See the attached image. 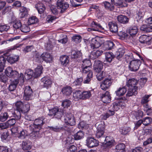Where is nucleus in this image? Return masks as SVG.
I'll list each match as a JSON object with an SVG mask.
<instances>
[{"label": "nucleus", "instance_id": "f03ea898", "mask_svg": "<svg viewBox=\"0 0 152 152\" xmlns=\"http://www.w3.org/2000/svg\"><path fill=\"white\" fill-rule=\"evenodd\" d=\"M6 55L7 54H4L0 56V72L3 71L6 59L12 64L15 63L19 60V56L17 55L8 57Z\"/></svg>", "mask_w": 152, "mask_h": 152}, {"label": "nucleus", "instance_id": "6e6552de", "mask_svg": "<svg viewBox=\"0 0 152 152\" xmlns=\"http://www.w3.org/2000/svg\"><path fill=\"white\" fill-rule=\"evenodd\" d=\"M141 64V61L139 60L131 61L129 63V68L131 71H135L138 70Z\"/></svg>", "mask_w": 152, "mask_h": 152}, {"label": "nucleus", "instance_id": "a18cd8bd", "mask_svg": "<svg viewBox=\"0 0 152 152\" xmlns=\"http://www.w3.org/2000/svg\"><path fill=\"white\" fill-rule=\"evenodd\" d=\"M28 135L27 132L26 130H22L19 133L18 137L21 139H24Z\"/></svg>", "mask_w": 152, "mask_h": 152}, {"label": "nucleus", "instance_id": "58836bf2", "mask_svg": "<svg viewBox=\"0 0 152 152\" xmlns=\"http://www.w3.org/2000/svg\"><path fill=\"white\" fill-rule=\"evenodd\" d=\"M114 44L111 41H108L106 42L104 45V50H109L111 49L113 47Z\"/></svg>", "mask_w": 152, "mask_h": 152}, {"label": "nucleus", "instance_id": "f3484780", "mask_svg": "<svg viewBox=\"0 0 152 152\" xmlns=\"http://www.w3.org/2000/svg\"><path fill=\"white\" fill-rule=\"evenodd\" d=\"M114 142L115 140L113 137L107 136L106 137L104 143L105 146L111 147L113 145Z\"/></svg>", "mask_w": 152, "mask_h": 152}, {"label": "nucleus", "instance_id": "0e129e2a", "mask_svg": "<svg viewBox=\"0 0 152 152\" xmlns=\"http://www.w3.org/2000/svg\"><path fill=\"white\" fill-rule=\"evenodd\" d=\"M9 128L6 122L5 123H0V130L7 129Z\"/></svg>", "mask_w": 152, "mask_h": 152}, {"label": "nucleus", "instance_id": "4468645a", "mask_svg": "<svg viewBox=\"0 0 152 152\" xmlns=\"http://www.w3.org/2000/svg\"><path fill=\"white\" fill-rule=\"evenodd\" d=\"M91 48L92 49L99 48L101 45L99 40L98 39L94 38L89 40Z\"/></svg>", "mask_w": 152, "mask_h": 152}, {"label": "nucleus", "instance_id": "2f4dec72", "mask_svg": "<svg viewBox=\"0 0 152 152\" xmlns=\"http://www.w3.org/2000/svg\"><path fill=\"white\" fill-rule=\"evenodd\" d=\"M43 69V68L41 65L38 66L35 69L34 75L35 76H39L42 73Z\"/></svg>", "mask_w": 152, "mask_h": 152}, {"label": "nucleus", "instance_id": "4d7b16f0", "mask_svg": "<svg viewBox=\"0 0 152 152\" xmlns=\"http://www.w3.org/2000/svg\"><path fill=\"white\" fill-rule=\"evenodd\" d=\"M125 145L124 144H120L116 146V149L118 150H122L124 151Z\"/></svg>", "mask_w": 152, "mask_h": 152}, {"label": "nucleus", "instance_id": "4c0bfd02", "mask_svg": "<svg viewBox=\"0 0 152 152\" xmlns=\"http://www.w3.org/2000/svg\"><path fill=\"white\" fill-rule=\"evenodd\" d=\"M24 104V102L23 103L21 101H18L15 103V106L17 109V111L21 113L22 107L23 105Z\"/></svg>", "mask_w": 152, "mask_h": 152}, {"label": "nucleus", "instance_id": "f8f14e48", "mask_svg": "<svg viewBox=\"0 0 152 152\" xmlns=\"http://www.w3.org/2000/svg\"><path fill=\"white\" fill-rule=\"evenodd\" d=\"M86 141L87 145L90 148L96 146L99 144V142L98 141L91 137H88Z\"/></svg>", "mask_w": 152, "mask_h": 152}, {"label": "nucleus", "instance_id": "5fc2aeb1", "mask_svg": "<svg viewBox=\"0 0 152 152\" xmlns=\"http://www.w3.org/2000/svg\"><path fill=\"white\" fill-rule=\"evenodd\" d=\"M130 131V128L128 126H124L122 129L121 134H127Z\"/></svg>", "mask_w": 152, "mask_h": 152}, {"label": "nucleus", "instance_id": "ddd939ff", "mask_svg": "<svg viewBox=\"0 0 152 152\" xmlns=\"http://www.w3.org/2000/svg\"><path fill=\"white\" fill-rule=\"evenodd\" d=\"M151 39V37L145 35H142L140 37L139 41L142 44L146 45H150Z\"/></svg>", "mask_w": 152, "mask_h": 152}, {"label": "nucleus", "instance_id": "b1692460", "mask_svg": "<svg viewBox=\"0 0 152 152\" xmlns=\"http://www.w3.org/2000/svg\"><path fill=\"white\" fill-rule=\"evenodd\" d=\"M111 97L109 92L107 91L103 94L102 97V100L104 103H109L110 101Z\"/></svg>", "mask_w": 152, "mask_h": 152}, {"label": "nucleus", "instance_id": "c756f323", "mask_svg": "<svg viewBox=\"0 0 152 152\" xmlns=\"http://www.w3.org/2000/svg\"><path fill=\"white\" fill-rule=\"evenodd\" d=\"M10 112L2 113L0 115V121H6L9 117H10Z\"/></svg>", "mask_w": 152, "mask_h": 152}, {"label": "nucleus", "instance_id": "423d86ee", "mask_svg": "<svg viewBox=\"0 0 152 152\" xmlns=\"http://www.w3.org/2000/svg\"><path fill=\"white\" fill-rule=\"evenodd\" d=\"M95 126L97 129L96 135L97 138H99L102 137L104 133V124L103 122H100L96 123Z\"/></svg>", "mask_w": 152, "mask_h": 152}, {"label": "nucleus", "instance_id": "79ce46f5", "mask_svg": "<svg viewBox=\"0 0 152 152\" xmlns=\"http://www.w3.org/2000/svg\"><path fill=\"white\" fill-rule=\"evenodd\" d=\"M113 58L114 56L112 53L109 52L106 53L105 54V58L107 61L110 62Z\"/></svg>", "mask_w": 152, "mask_h": 152}, {"label": "nucleus", "instance_id": "5701e85b", "mask_svg": "<svg viewBox=\"0 0 152 152\" xmlns=\"http://www.w3.org/2000/svg\"><path fill=\"white\" fill-rule=\"evenodd\" d=\"M60 60L61 65L64 66H66L69 62V57L66 56H61Z\"/></svg>", "mask_w": 152, "mask_h": 152}, {"label": "nucleus", "instance_id": "7c9ffc66", "mask_svg": "<svg viewBox=\"0 0 152 152\" xmlns=\"http://www.w3.org/2000/svg\"><path fill=\"white\" fill-rule=\"evenodd\" d=\"M140 29L147 32H152V26L149 25H144L141 27Z\"/></svg>", "mask_w": 152, "mask_h": 152}, {"label": "nucleus", "instance_id": "20e7f679", "mask_svg": "<svg viewBox=\"0 0 152 152\" xmlns=\"http://www.w3.org/2000/svg\"><path fill=\"white\" fill-rule=\"evenodd\" d=\"M66 112L64 110L61 109L59 110L58 108L55 107L49 110L48 115L53 117H54L58 119H60Z\"/></svg>", "mask_w": 152, "mask_h": 152}, {"label": "nucleus", "instance_id": "bb28decb", "mask_svg": "<svg viewBox=\"0 0 152 152\" xmlns=\"http://www.w3.org/2000/svg\"><path fill=\"white\" fill-rule=\"evenodd\" d=\"M31 147V142L29 141H26L23 142L22 147L23 150H28L30 149Z\"/></svg>", "mask_w": 152, "mask_h": 152}, {"label": "nucleus", "instance_id": "dca6fc26", "mask_svg": "<svg viewBox=\"0 0 152 152\" xmlns=\"http://www.w3.org/2000/svg\"><path fill=\"white\" fill-rule=\"evenodd\" d=\"M41 81L43 83L44 86L48 88L51 86L52 81L49 77H44L41 79Z\"/></svg>", "mask_w": 152, "mask_h": 152}, {"label": "nucleus", "instance_id": "a211bd4d", "mask_svg": "<svg viewBox=\"0 0 152 152\" xmlns=\"http://www.w3.org/2000/svg\"><path fill=\"white\" fill-rule=\"evenodd\" d=\"M5 73L7 76H14L19 75L17 72L16 71H13L10 67H7L5 71Z\"/></svg>", "mask_w": 152, "mask_h": 152}, {"label": "nucleus", "instance_id": "f704fd0d", "mask_svg": "<svg viewBox=\"0 0 152 152\" xmlns=\"http://www.w3.org/2000/svg\"><path fill=\"white\" fill-rule=\"evenodd\" d=\"M103 4L105 8L107 10L110 11H112L114 10V6L113 5V4H111L109 2L105 1L103 2Z\"/></svg>", "mask_w": 152, "mask_h": 152}, {"label": "nucleus", "instance_id": "412c9836", "mask_svg": "<svg viewBox=\"0 0 152 152\" xmlns=\"http://www.w3.org/2000/svg\"><path fill=\"white\" fill-rule=\"evenodd\" d=\"M108 26L110 31L112 33H116L118 30V27L116 23L114 22H110L108 23Z\"/></svg>", "mask_w": 152, "mask_h": 152}, {"label": "nucleus", "instance_id": "f257e3e1", "mask_svg": "<svg viewBox=\"0 0 152 152\" xmlns=\"http://www.w3.org/2000/svg\"><path fill=\"white\" fill-rule=\"evenodd\" d=\"M44 119L42 117L36 119L34 121L33 124L29 126V129L32 131L31 134H34V137L37 135L39 130L42 128L43 125L45 123L43 121Z\"/></svg>", "mask_w": 152, "mask_h": 152}, {"label": "nucleus", "instance_id": "aec40b11", "mask_svg": "<svg viewBox=\"0 0 152 152\" xmlns=\"http://www.w3.org/2000/svg\"><path fill=\"white\" fill-rule=\"evenodd\" d=\"M19 79H16L12 81L9 86V90L11 91H14L19 83Z\"/></svg>", "mask_w": 152, "mask_h": 152}, {"label": "nucleus", "instance_id": "e433bc0d", "mask_svg": "<svg viewBox=\"0 0 152 152\" xmlns=\"http://www.w3.org/2000/svg\"><path fill=\"white\" fill-rule=\"evenodd\" d=\"M114 114V111L109 110L106 114L102 115V117L103 120H105L110 116L113 115Z\"/></svg>", "mask_w": 152, "mask_h": 152}, {"label": "nucleus", "instance_id": "cd10ccee", "mask_svg": "<svg viewBox=\"0 0 152 152\" xmlns=\"http://www.w3.org/2000/svg\"><path fill=\"white\" fill-rule=\"evenodd\" d=\"M127 32L131 36L135 35L138 32V29L136 26L130 27L127 30Z\"/></svg>", "mask_w": 152, "mask_h": 152}, {"label": "nucleus", "instance_id": "3c124183", "mask_svg": "<svg viewBox=\"0 0 152 152\" xmlns=\"http://www.w3.org/2000/svg\"><path fill=\"white\" fill-rule=\"evenodd\" d=\"M20 29L21 31L23 32H27L30 31V29L28 26L26 24L23 25Z\"/></svg>", "mask_w": 152, "mask_h": 152}, {"label": "nucleus", "instance_id": "393cba45", "mask_svg": "<svg viewBox=\"0 0 152 152\" xmlns=\"http://www.w3.org/2000/svg\"><path fill=\"white\" fill-rule=\"evenodd\" d=\"M117 19L119 22L123 24L128 23L129 20L126 16L122 15L118 16Z\"/></svg>", "mask_w": 152, "mask_h": 152}, {"label": "nucleus", "instance_id": "de8ad7c7", "mask_svg": "<svg viewBox=\"0 0 152 152\" xmlns=\"http://www.w3.org/2000/svg\"><path fill=\"white\" fill-rule=\"evenodd\" d=\"M13 27L15 29H18L21 27L22 26L20 21L19 20H15L14 21Z\"/></svg>", "mask_w": 152, "mask_h": 152}, {"label": "nucleus", "instance_id": "bf43d9fd", "mask_svg": "<svg viewBox=\"0 0 152 152\" xmlns=\"http://www.w3.org/2000/svg\"><path fill=\"white\" fill-rule=\"evenodd\" d=\"M151 96V95H145L143 96L141 101V103L144 104L147 103L148 101V99Z\"/></svg>", "mask_w": 152, "mask_h": 152}, {"label": "nucleus", "instance_id": "338daca9", "mask_svg": "<svg viewBox=\"0 0 152 152\" xmlns=\"http://www.w3.org/2000/svg\"><path fill=\"white\" fill-rule=\"evenodd\" d=\"M119 105L118 102H115L113 103V108L115 111H117L119 109Z\"/></svg>", "mask_w": 152, "mask_h": 152}, {"label": "nucleus", "instance_id": "9d476101", "mask_svg": "<svg viewBox=\"0 0 152 152\" xmlns=\"http://www.w3.org/2000/svg\"><path fill=\"white\" fill-rule=\"evenodd\" d=\"M57 8L61 10V12H63L69 7V4L65 2L64 0H58L57 3Z\"/></svg>", "mask_w": 152, "mask_h": 152}, {"label": "nucleus", "instance_id": "4be33fe9", "mask_svg": "<svg viewBox=\"0 0 152 152\" xmlns=\"http://www.w3.org/2000/svg\"><path fill=\"white\" fill-rule=\"evenodd\" d=\"M35 7L39 14L43 13L46 9L45 7L43 4L41 2H39L36 4Z\"/></svg>", "mask_w": 152, "mask_h": 152}, {"label": "nucleus", "instance_id": "6e6d98bb", "mask_svg": "<svg viewBox=\"0 0 152 152\" xmlns=\"http://www.w3.org/2000/svg\"><path fill=\"white\" fill-rule=\"evenodd\" d=\"M127 100L126 99L124 100L122 99L118 101L120 107L122 108H124L126 105V103L127 102Z\"/></svg>", "mask_w": 152, "mask_h": 152}, {"label": "nucleus", "instance_id": "473e14b6", "mask_svg": "<svg viewBox=\"0 0 152 152\" xmlns=\"http://www.w3.org/2000/svg\"><path fill=\"white\" fill-rule=\"evenodd\" d=\"M30 109V105L27 102H24V104L23 105L22 109H21V113H24L28 112Z\"/></svg>", "mask_w": 152, "mask_h": 152}, {"label": "nucleus", "instance_id": "6ab92c4d", "mask_svg": "<svg viewBox=\"0 0 152 152\" xmlns=\"http://www.w3.org/2000/svg\"><path fill=\"white\" fill-rule=\"evenodd\" d=\"M112 4H113L115 6L119 7H127V4L123 2V0H111Z\"/></svg>", "mask_w": 152, "mask_h": 152}, {"label": "nucleus", "instance_id": "c85d7f7f", "mask_svg": "<svg viewBox=\"0 0 152 152\" xmlns=\"http://www.w3.org/2000/svg\"><path fill=\"white\" fill-rule=\"evenodd\" d=\"M82 68V73L85 75L87 76H92L93 73L91 71L89 70L91 67H81Z\"/></svg>", "mask_w": 152, "mask_h": 152}, {"label": "nucleus", "instance_id": "2eb2a0df", "mask_svg": "<svg viewBox=\"0 0 152 152\" xmlns=\"http://www.w3.org/2000/svg\"><path fill=\"white\" fill-rule=\"evenodd\" d=\"M40 57L47 63L52 62L53 59L52 56L50 53H43Z\"/></svg>", "mask_w": 152, "mask_h": 152}, {"label": "nucleus", "instance_id": "72a5a7b5", "mask_svg": "<svg viewBox=\"0 0 152 152\" xmlns=\"http://www.w3.org/2000/svg\"><path fill=\"white\" fill-rule=\"evenodd\" d=\"M20 17L21 18H23L27 15L28 14V11L26 9L23 7H22L20 10Z\"/></svg>", "mask_w": 152, "mask_h": 152}, {"label": "nucleus", "instance_id": "ea45409f", "mask_svg": "<svg viewBox=\"0 0 152 152\" xmlns=\"http://www.w3.org/2000/svg\"><path fill=\"white\" fill-rule=\"evenodd\" d=\"M38 22L37 18L35 16L31 17L28 19V25H31L36 23Z\"/></svg>", "mask_w": 152, "mask_h": 152}, {"label": "nucleus", "instance_id": "c9c22d12", "mask_svg": "<svg viewBox=\"0 0 152 152\" xmlns=\"http://www.w3.org/2000/svg\"><path fill=\"white\" fill-rule=\"evenodd\" d=\"M126 89L124 87L119 88L118 90L115 91L116 95L118 96L123 95L126 92Z\"/></svg>", "mask_w": 152, "mask_h": 152}, {"label": "nucleus", "instance_id": "a19ab883", "mask_svg": "<svg viewBox=\"0 0 152 152\" xmlns=\"http://www.w3.org/2000/svg\"><path fill=\"white\" fill-rule=\"evenodd\" d=\"M83 64L81 67H91V66L90 60L86 59L83 61Z\"/></svg>", "mask_w": 152, "mask_h": 152}, {"label": "nucleus", "instance_id": "052dcab7", "mask_svg": "<svg viewBox=\"0 0 152 152\" xmlns=\"http://www.w3.org/2000/svg\"><path fill=\"white\" fill-rule=\"evenodd\" d=\"M56 19V18L54 16L50 15H48L47 17V21L49 23L53 22Z\"/></svg>", "mask_w": 152, "mask_h": 152}, {"label": "nucleus", "instance_id": "680f3d73", "mask_svg": "<svg viewBox=\"0 0 152 152\" xmlns=\"http://www.w3.org/2000/svg\"><path fill=\"white\" fill-rule=\"evenodd\" d=\"M70 101L67 99H66L64 100L62 103V105L64 107H67L70 106Z\"/></svg>", "mask_w": 152, "mask_h": 152}, {"label": "nucleus", "instance_id": "7ed1b4c3", "mask_svg": "<svg viewBox=\"0 0 152 152\" xmlns=\"http://www.w3.org/2000/svg\"><path fill=\"white\" fill-rule=\"evenodd\" d=\"M137 81L134 79H129L126 83L127 86L129 87V90L126 94L127 96H130L137 94V87L136 86L137 84Z\"/></svg>", "mask_w": 152, "mask_h": 152}, {"label": "nucleus", "instance_id": "13d9d810", "mask_svg": "<svg viewBox=\"0 0 152 152\" xmlns=\"http://www.w3.org/2000/svg\"><path fill=\"white\" fill-rule=\"evenodd\" d=\"M9 28V26L7 25H2L0 26V31L2 32L4 31H7Z\"/></svg>", "mask_w": 152, "mask_h": 152}, {"label": "nucleus", "instance_id": "e2e57ef3", "mask_svg": "<svg viewBox=\"0 0 152 152\" xmlns=\"http://www.w3.org/2000/svg\"><path fill=\"white\" fill-rule=\"evenodd\" d=\"M33 74V72L32 70L30 69H28L25 71L24 75L26 76H32Z\"/></svg>", "mask_w": 152, "mask_h": 152}, {"label": "nucleus", "instance_id": "49530a36", "mask_svg": "<svg viewBox=\"0 0 152 152\" xmlns=\"http://www.w3.org/2000/svg\"><path fill=\"white\" fill-rule=\"evenodd\" d=\"M91 26L93 28L99 30V29H103V28L99 24L97 23L94 21L92 22L91 23Z\"/></svg>", "mask_w": 152, "mask_h": 152}, {"label": "nucleus", "instance_id": "0eeeda50", "mask_svg": "<svg viewBox=\"0 0 152 152\" xmlns=\"http://www.w3.org/2000/svg\"><path fill=\"white\" fill-rule=\"evenodd\" d=\"M91 94L89 91L82 92L77 90V98L79 99H86L91 96Z\"/></svg>", "mask_w": 152, "mask_h": 152}, {"label": "nucleus", "instance_id": "603ef678", "mask_svg": "<svg viewBox=\"0 0 152 152\" xmlns=\"http://www.w3.org/2000/svg\"><path fill=\"white\" fill-rule=\"evenodd\" d=\"M6 122L9 127H10L14 125L16 123V121L15 119L12 118Z\"/></svg>", "mask_w": 152, "mask_h": 152}, {"label": "nucleus", "instance_id": "864d4df0", "mask_svg": "<svg viewBox=\"0 0 152 152\" xmlns=\"http://www.w3.org/2000/svg\"><path fill=\"white\" fill-rule=\"evenodd\" d=\"M112 82V80L110 78H106L102 82L106 86L109 87Z\"/></svg>", "mask_w": 152, "mask_h": 152}, {"label": "nucleus", "instance_id": "a878e982", "mask_svg": "<svg viewBox=\"0 0 152 152\" xmlns=\"http://www.w3.org/2000/svg\"><path fill=\"white\" fill-rule=\"evenodd\" d=\"M61 91L64 95L69 96L72 93V88L70 86H66L62 88Z\"/></svg>", "mask_w": 152, "mask_h": 152}, {"label": "nucleus", "instance_id": "39448f33", "mask_svg": "<svg viewBox=\"0 0 152 152\" xmlns=\"http://www.w3.org/2000/svg\"><path fill=\"white\" fill-rule=\"evenodd\" d=\"M103 65L102 62L99 60L95 61L94 65V68L95 72L97 73L96 76H102L105 75V73L102 72Z\"/></svg>", "mask_w": 152, "mask_h": 152}, {"label": "nucleus", "instance_id": "09e8293b", "mask_svg": "<svg viewBox=\"0 0 152 152\" xmlns=\"http://www.w3.org/2000/svg\"><path fill=\"white\" fill-rule=\"evenodd\" d=\"M124 49L122 48H120L118 49L117 52V57L118 59H119L122 57L125 53Z\"/></svg>", "mask_w": 152, "mask_h": 152}, {"label": "nucleus", "instance_id": "37998d69", "mask_svg": "<svg viewBox=\"0 0 152 152\" xmlns=\"http://www.w3.org/2000/svg\"><path fill=\"white\" fill-rule=\"evenodd\" d=\"M102 53L103 51L101 50H94L92 52V55L94 56L95 58H96L101 56Z\"/></svg>", "mask_w": 152, "mask_h": 152}, {"label": "nucleus", "instance_id": "9b49d317", "mask_svg": "<svg viewBox=\"0 0 152 152\" xmlns=\"http://www.w3.org/2000/svg\"><path fill=\"white\" fill-rule=\"evenodd\" d=\"M33 92L30 86H28L25 88L23 99L26 100H30L32 96Z\"/></svg>", "mask_w": 152, "mask_h": 152}, {"label": "nucleus", "instance_id": "8fccbe9b", "mask_svg": "<svg viewBox=\"0 0 152 152\" xmlns=\"http://www.w3.org/2000/svg\"><path fill=\"white\" fill-rule=\"evenodd\" d=\"M152 121L151 118L149 117H146L144 118L143 121V124L145 126H147L151 123Z\"/></svg>", "mask_w": 152, "mask_h": 152}, {"label": "nucleus", "instance_id": "774afa93", "mask_svg": "<svg viewBox=\"0 0 152 152\" xmlns=\"http://www.w3.org/2000/svg\"><path fill=\"white\" fill-rule=\"evenodd\" d=\"M147 81V78L145 77L141 78L139 80L140 85L141 87L143 86Z\"/></svg>", "mask_w": 152, "mask_h": 152}, {"label": "nucleus", "instance_id": "c03bdc74", "mask_svg": "<svg viewBox=\"0 0 152 152\" xmlns=\"http://www.w3.org/2000/svg\"><path fill=\"white\" fill-rule=\"evenodd\" d=\"M145 13L141 10H139L137 14L136 18L137 21H139L142 19Z\"/></svg>", "mask_w": 152, "mask_h": 152}, {"label": "nucleus", "instance_id": "1a4fd4ad", "mask_svg": "<svg viewBox=\"0 0 152 152\" xmlns=\"http://www.w3.org/2000/svg\"><path fill=\"white\" fill-rule=\"evenodd\" d=\"M64 121L66 123L71 126L74 125L75 124V118L71 114H66L64 116Z\"/></svg>", "mask_w": 152, "mask_h": 152}, {"label": "nucleus", "instance_id": "69168bd1", "mask_svg": "<svg viewBox=\"0 0 152 152\" xmlns=\"http://www.w3.org/2000/svg\"><path fill=\"white\" fill-rule=\"evenodd\" d=\"M84 135V133L82 131H79L77 133V140L82 138Z\"/></svg>", "mask_w": 152, "mask_h": 152}]
</instances>
